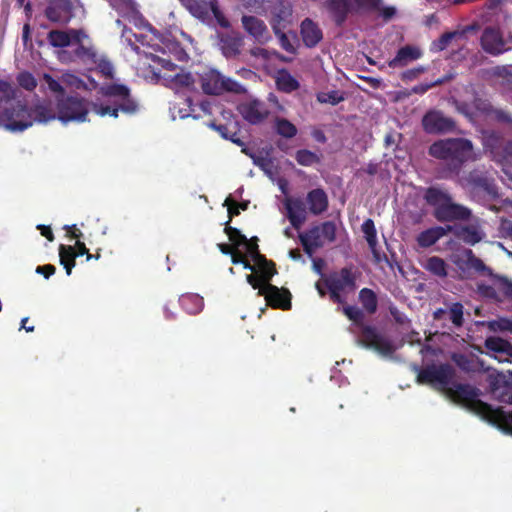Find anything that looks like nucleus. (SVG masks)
I'll use <instances>...</instances> for the list:
<instances>
[{
    "instance_id": "obj_1",
    "label": "nucleus",
    "mask_w": 512,
    "mask_h": 512,
    "mask_svg": "<svg viewBox=\"0 0 512 512\" xmlns=\"http://www.w3.org/2000/svg\"><path fill=\"white\" fill-rule=\"evenodd\" d=\"M56 119L51 101H44L34 107L21 100L10 101L0 113V123L11 132H22L34 122L48 123Z\"/></svg>"
},
{
    "instance_id": "obj_2",
    "label": "nucleus",
    "mask_w": 512,
    "mask_h": 512,
    "mask_svg": "<svg viewBox=\"0 0 512 512\" xmlns=\"http://www.w3.org/2000/svg\"><path fill=\"white\" fill-rule=\"evenodd\" d=\"M429 155L442 162L441 177L458 175L463 165L472 158L473 144L465 138H446L432 143Z\"/></svg>"
},
{
    "instance_id": "obj_3",
    "label": "nucleus",
    "mask_w": 512,
    "mask_h": 512,
    "mask_svg": "<svg viewBox=\"0 0 512 512\" xmlns=\"http://www.w3.org/2000/svg\"><path fill=\"white\" fill-rule=\"evenodd\" d=\"M98 92L109 99L107 103H91V111L101 117L117 118L119 111L128 115L135 114L138 111V103L131 96L130 89L124 84H104Z\"/></svg>"
},
{
    "instance_id": "obj_4",
    "label": "nucleus",
    "mask_w": 512,
    "mask_h": 512,
    "mask_svg": "<svg viewBox=\"0 0 512 512\" xmlns=\"http://www.w3.org/2000/svg\"><path fill=\"white\" fill-rule=\"evenodd\" d=\"M454 396L461 401L471 412L481 419L496 426L502 408H493L490 404L478 399V390L468 384H458L454 389Z\"/></svg>"
},
{
    "instance_id": "obj_5",
    "label": "nucleus",
    "mask_w": 512,
    "mask_h": 512,
    "mask_svg": "<svg viewBox=\"0 0 512 512\" xmlns=\"http://www.w3.org/2000/svg\"><path fill=\"white\" fill-rule=\"evenodd\" d=\"M357 276L353 267H343L338 272L330 273L324 279V285L329 291V297L332 302L337 304H344L345 298L342 292H353L357 285Z\"/></svg>"
},
{
    "instance_id": "obj_6",
    "label": "nucleus",
    "mask_w": 512,
    "mask_h": 512,
    "mask_svg": "<svg viewBox=\"0 0 512 512\" xmlns=\"http://www.w3.org/2000/svg\"><path fill=\"white\" fill-rule=\"evenodd\" d=\"M56 119L63 123L85 122L89 108L84 98L79 96L56 97Z\"/></svg>"
},
{
    "instance_id": "obj_7",
    "label": "nucleus",
    "mask_w": 512,
    "mask_h": 512,
    "mask_svg": "<svg viewBox=\"0 0 512 512\" xmlns=\"http://www.w3.org/2000/svg\"><path fill=\"white\" fill-rule=\"evenodd\" d=\"M359 342L367 349H372L384 357L392 356L395 347L391 340L371 325L362 326Z\"/></svg>"
},
{
    "instance_id": "obj_8",
    "label": "nucleus",
    "mask_w": 512,
    "mask_h": 512,
    "mask_svg": "<svg viewBox=\"0 0 512 512\" xmlns=\"http://www.w3.org/2000/svg\"><path fill=\"white\" fill-rule=\"evenodd\" d=\"M203 92L208 95H220L225 91L239 93L243 90L241 84L230 78H224L218 71L209 70L200 77Z\"/></svg>"
},
{
    "instance_id": "obj_9",
    "label": "nucleus",
    "mask_w": 512,
    "mask_h": 512,
    "mask_svg": "<svg viewBox=\"0 0 512 512\" xmlns=\"http://www.w3.org/2000/svg\"><path fill=\"white\" fill-rule=\"evenodd\" d=\"M421 125L427 134L439 135L453 132L456 122L437 109L428 110L422 117Z\"/></svg>"
},
{
    "instance_id": "obj_10",
    "label": "nucleus",
    "mask_w": 512,
    "mask_h": 512,
    "mask_svg": "<svg viewBox=\"0 0 512 512\" xmlns=\"http://www.w3.org/2000/svg\"><path fill=\"white\" fill-rule=\"evenodd\" d=\"M454 376V370L451 365L445 363L440 365H427L419 370L417 374L418 384H434L446 386Z\"/></svg>"
},
{
    "instance_id": "obj_11",
    "label": "nucleus",
    "mask_w": 512,
    "mask_h": 512,
    "mask_svg": "<svg viewBox=\"0 0 512 512\" xmlns=\"http://www.w3.org/2000/svg\"><path fill=\"white\" fill-rule=\"evenodd\" d=\"M78 0H50L45 16L52 22L67 24L73 17Z\"/></svg>"
},
{
    "instance_id": "obj_12",
    "label": "nucleus",
    "mask_w": 512,
    "mask_h": 512,
    "mask_svg": "<svg viewBox=\"0 0 512 512\" xmlns=\"http://www.w3.org/2000/svg\"><path fill=\"white\" fill-rule=\"evenodd\" d=\"M260 296H263L266 304L273 309H291L292 294L287 288H279L276 285L267 283V285H264V288H260Z\"/></svg>"
},
{
    "instance_id": "obj_13",
    "label": "nucleus",
    "mask_w": 512,
    "mask_h": 512,
    "mask_svg": "<svg viewBox=\"0 0 512 512\" xmlns=\"http://www.w3.org/2000/svg\"><path fill=\"white\" fill-rule=\"evenodd\" d=\"M433 215L440 222H453L469 220L472 212L468 207L453 202L451 197L442 207L434 211Z\"/></svg>"
},
{
    "instance_id": "obj_14",
    "label": "nucleus",
    "mask_w": 512,
    "mask_h": 512,
    "mask_svg": "<svg viewBox=\"0 0 512 512\" xmlns=\"http://www.w3.org/2000/svg\"><path fill=\"white\" fill-rule=\"evenodd\" d=\"M482 49L493 56L503 54L508 50L503 34L497 27H486L480 38Z\"/></svg>"
},
{
    "instance_id": "obj_15",
    "label": "nucleus",
    "mask_w": 512,
    "mask_h": 512,
    "mask_svg": "<svg viewBox=\"0 0 512 512\" xmlns=\"http://www.w3.org/2000/svg\"><path fill=\"white\" fill-rule=\"evenodd\" d=\"M241 23L244 30L259 44H266L271 39L269 30L262 19L256 16L243 15Z\"/></svg>"
},
{
    "instance_id": "obj_16",
    "label": "nucleus",
    "mask_w": 512,
    "mask_h": 512,
    "mask_svg": "<svg viewBox=\"0 0 512 512\" xmlns=\"http://www.w3.org/2000/svg\"><path fill=\"white\" fill-rule=\"evenodd\" d=\"M287 218L295 229H300L307 219L306 207L301 198L287 197L284 200Z\"/></svg>"
},
{
    "instance_id": "obj_17",
    "label": "nucleus",
    "mask_w": 512,
    "mask_h": 512,
    "mask_svg": "<svg viewBox=\"0 0 512 512\" xmlns=\"http://www.w3.org/2000/svg\"><path fill=\"white\" fill-rule=\"evenodd\" d=\"M242 117L252 125L263 122L269 115L265 104L259 100L243 103L239 107Z\"/></svg>"
},
{
    "instance_id": "obj_18",
    "label": "nucleus",
    "mask_w": 512,
    "mask_h": 512,
    "mask_svg": "<svg viewBox=\"0 0 512 512\" xmlns=\"http://www.w3.org/2000/svg\"><path fill=\"white\" fill-rule=\"evenodd\" d=\"M324 5L339 27L345 23L351 12H355L353 0H325Z\"/></svg>"
},
{
    "instance_id": "obj_19",
    "label": "nucleus",
    "mask_w": 512,
    "mask_h": 512,
    "mask_svg": "<svg viewBox=\"0 0 512 512\" xmlns=\"http://www.w3.org/2000/svg\"><path fill=\"white\" fill-rule=\"evenodd\" d=\"M505 145L504 138L499 132L494 130L483 132L484 149L489 151L499 163H502L504 159Z\"/></svg>"
},
{
    "instance_id": "obj_20",
    "label": "nucleus",
    "mask_w": 512,
    "mask_h": 512,
    "mask_svg": "<svg viewBox=\"0 0 512 512\" xmlns=\"http://www.w3.org/2000/svg\"><path fill=\"white\" fill-rule=\"evenodd\" d=\"M222 54L227 58H236L240 55L244 45V37L238 33H226L220 37L219 41Z\"/></svg>"
},
{
    "instance_id": "obj_21",
    "label": "nucleus",
    "mask_w": 512,
    "mask_h": 512,
    "mask_svg": "<svg viewBox=\"0 0 512 512\" xmlns=\"http://www.w3.org/2000/svg\"><path fill=\"white\" fill-rule=\"evenodd\" d=\"M423 53L421 49L413 45H405L401 47L394 58L388 61L390 68H403L409 65L411 62L416 61L422 57Z\"/></svg>"
},
{
    "instance_id": "obj_22",
    "label": "nucleus",
    "mask_w": 512,
    "mask_h": 512,
    "mask_svg": "<svg viewBox=\"0 0 512 512\" xmlns=\"http://www.w3.org/2000/svg\"><path fill=\"white\" fill-rule=\"evenodd\" d=\"M306 201L309 211L313 215H321L327 211L329 200L327 193L322 188L312 189L307 193Z\"/></svg>"
},
{
    "instance_id": "obj_23",
    "label": "nucleus",
    "mask_w": 512,
    "mask_h": 512,
    "mask_svg": "<svg viewBox=\"0 0 512 512\" xmlns=\"http://www.w3.org/2000/svg\"><path fill=\"white\" fill-rule=\"evenodd\" d=\"M193 4L191 5V10L195 13L206 14L208 10H210L214 17L216 18L219 25L223 28H228L230 26L229 21L224 17L223 13L220 11L218 7L217 0H192Z\"/></svg>"
},
{
    "instance_id": "obj_24",
    "label": "nucleus",
    "mask_w": 512,
    "mask_h": 512,
    "mask_svg": "<svg viewBox=\"0 0 512 512\" xmlns=\"http://www.w3.org/2000/svg\"><path fill=\"white\" fill-rule=\"evenodd\" d=\"M301 37L306 47L313 48L323 38V33L318 25L309 18H306L301 23Z\"/></svg>"
},
{
    "instance_id": "obj_25",
    "label": "nucleus",
    "mask_w": 512,
    "mask_h": 512,
    "mask_svg": "<svg viewBox=\"0 0 512 512\" xmlns=\"http://www.w3.org/2000/svg\"><path fill=\"white\" fill-rule=\"evenodd\" d=\"M361 230L364 234L365 240L367 241L369 249L371 250L374 260L378 263L381 262L382 256L377 249V231L374 221L370 218L366 219L361 225Z\"/></svg>"
},
{
    "instance_id": "obj_26",
    "label": "nucleus",
    "mask_w": 512,
    "mask_h": 512,
    "mask_svg": "<svg viewBox=\"0 0 512 512\" xmlns=\"http://www.w3.org/2000/svg\"><path fill=\"white\" fill-rule=\"evenodd\" d=\"M450 230V227L444 228L441 226L431 227L420 232L417 236V244L421 248H428L434 245Z\"/></svg>"
},
{
    "instance_id": "obj_27",
    "label": "nucleus",
    "mask_w": 512,
    "mask_h": 512,
    "mask_svg": "<svg viewBox=\"0 0 512 512\" xmlns=\"http://www.w3.org/2000/svg\"><path fill=\"white\" fill-rule=\"evenodd\" d=\"M299 240L303 246L304 252L308 256H312L316 249L323 247L324 243L319 240L318 229L310 228L305 233L299 234Z\"/></svg>"
},
{
    "instance_id": "obj_28",
    "label": "nucleus",
    "mask_w": 512,
    "mask_h": 512,
    "mask_svg": "<svg viewBox=\"0 0 512 512\" xmlns=\"http://www.w3.org/2000/svg\"><path fill=\"white\" fill-rule=\"evenodd\" d=\"M163 80L166 85L172 89L189 88L194 84V78L191 73L184 72L182 69L175 74H164Z\"/></svg>"
},
{
    "instance_id": "obj_29",
    "label": "nucleus",
    "mask_w": 512,
    "mask_h": 512,
    "mask_svg": "<svg viewBox=\"0 0 512 512\" xmlns=\"http://www.w3.org/2000/svg\"><path fill=\"white\" fill-rule=\"evenodd\" d=\"M359 302L362 306V310L369 315H373L378 309V297L377 294L370 288H362L358 294Z\"/></svg>"
},
{
    "instance_id": "obj_30",
    "label": "nucleus",
    "mask_w": 512,
    "mask_h": 512,
    "mask_svg": "<svg viewBox=\"0 0 512 512\" xmlns=\"http://www.w3.org/2000/svg\"><path fill=\"white\" fill-rule=\"evenodd\" d=\"M450 198L449 193L437 187L427 188L424 194L425 201L434 208V211L442 207Z\"/></svg>"
},
{
    "instance_id": "obj_31",
    "label": "nucleus",
    "mask_w": 512,
    "mask_h": 512,
    "mask_svg": "<svg viewBox=\"0 0 512 512\" xmlns=\"http://www.w3.org/2000/svg\"><path fill=\"white\" fill-rule=\"evenodd\" d=\"M456 235L464 243L469 245H475L479 243L484 236L481 229L476 225L463 226L458 230Z\"/></svg>"
},
{
    "instance_id": "obj_32",
    "label": "nucleus",
    "mask_w": 512,
    "mask_h": 512,
    "mask_svg": "<svg viewBox=\"0 0 512 512\" xmlns=\"http://www.w3.org/2000/svg\"><path fill=\"white\" fill-rule=\"evenodd\" d=\"M78 32L71 30L70 32L62 30H52L47 35L49 44L53 47L63 48L67 47L71 43V36L76 37Z\"/></svg>"
},
{
    "instance_id": "obj_33",
    "label": "nucleus",
    "mask_w": 512,
    "mask_h": 512,
    "mask_svg": "<svg viewBox=\"0 0 512 512\" xmlns=\"http://www.w3.org/2000/svg\"><path fill=\"white\" fill-rule=\"evenodd\" d=\"M181 307L189 314L195 315L202 311L204 301L198 294H185L179 299Z\"/></svg>"
},
{
    "instance_id": "obj_34",
    "label": "nucleus",
    "mask_w": 512,
    "mask_h": 512,
    "mask_svg": "<svg viewBox=\"0 0 512 512\" xmlns=\"http://www.w3.org/2000/svg\"><path fill=\"white\" fill-rule=\"evenodd\" d=\"M263 260H255L253 262L256 264V273L262 278L264 285H267L273 276L277 274V269L276 264L272 260H268L265 255Z\"/></svg>"
},
{
    "instance_id": "obj_35",
    "label": "nucleus",
    "mask_w": 512,
    "mask_h": 512,
    "mask_svg": "<svg viewBox=\"0 0 512 512\" xmlns=\"http://www.w3.org/2000/svg\"><path fill=\"white\" fill-rule=\"evenodd\" d=\"M485 347L495 353L512 356V344L503 338L491 336L485 340Z\"/></svg>"
},
{
    "instance_id": "obj_36",
    "label": "nucleus",
    "mask_w": 512,
    "mask_h": 512,
    "mask_svg": "<svg viewBox=\"0 0 512 512\" xmlns=\"http://www.w3.org/2000/svg\"><path fill=\"white\" fill-rule=\"evenodd\" d=\"M60 264L66 270L68 276L71 275L72 269L76 265V255H74V247L60 244L59 246Z\"/></svg>"
},
{
    "instance_id": "obj_37",
    "label": "nucleus",
    "mask_w": 512,
    "mask_h": 512,
    "mask_svg": "<svg viewBox=\"0 0 512 512\" xmlns=\"http://www.w3.org/2000/svg\"><path fill=\"white\" fill-rule=\"evenodd\" d=\"M423 267L435 276L442 278L447 276V264L438 256L429 257Z\"/></svg>"
},
{
    "instance_id": "obj_38",
    "label": "nucleus",
    "mask_w": 512,
    "mask_h": 512,
    "mask_svg": "<svg viewBox=\"0 0 512 512\" xmlns=\"http://www.w3.org/2000/svg\"><path fill=\"white\" fill-rule=\"evenodd\" d=\"M312 228L318 229L319 240L334 242L336 240V225L333 221H325L320 225H315Z\"/></svg>"
},
{
    "instance_id": "obj_39",
    "label": "nucleus",
    "mask_w": 512,
    "mask_h": 512,
    "mask_svg": "<svg viewBox=\"0 0 512 512\" xmlns=\"http://www.w3.org/2000/svg\"><path fill=\"white\" fill-rule=\"evenodd\" d=\"M342 312L343 314L351 321H353V323L357 326H359L361 329H362V326H366L363 322H364V318H365V315H364V311L357 307V306H353V305H345L342 307Z\"/></svg>"
},
{
    "instance_id": "obj_40",
    "label": "nucleus",
    "mask_w": 512,
    "mask_h": 512,
    "mask_svg": "<svg viewBox=\"0 0 512 512\" xmlns=\"http://www.w3.org/2000/svg\"><path fill=\"white\" fill-rule=\"evenodd\" d=\"M276 131L285 138H293L297 134L296 126L285 118H277L275 121Z\"/></svg>"
},
{
    "instance_id": "obj_41",
    "label": "nucleus",
    "mask_w": 512,
    "mask_h": 512,
    "mask_svg": "<svg viewBox=\"0 0 512 512\" xmlns=\"http://www.w3.org/2000/svg\"><path fill=\"white\" fill-rule=\"evenodd\" d=\"M468 182L476 188H481L486 191H490V180L489 178L482 172L478 170H473L469 173L467 177Z\"/></svg>"
},
{
    "instance_id": "obj_42",
    "label": "nucleus",
    "mask_w": 512,
    "mask_h": 512,
    "mask_svg": "<svg viewBox=\"0 0 512 512\" xmlns=\"http://www.w3.org/2000/svg\"><path fill=\"white\" fill-rule=\"evenodd\" d=\"M166 49L169 51V53L174 57L175 60L184 62L189 59V56L185 49L181 46V44L178 41L175 40H167L164 43Z\"/></svg>"
},
{
    "instance_id": "obj_43",
    "label": "nucleus",
    "mask_w": 512,
    "mask_h": 512,
    "mask_svg": "<svg viewBox=\"0 0 512 512\" xmlns=\"http://www.w3.org/2000/svg\"><path fill=\"white\" fill-rule=\"evenodd\" d=\"M295 160L299 165L302 166H312L315 163H319V156L308 150V149H300L295 154Z\"/></svg>"
},
{
    "instance_id": "obj_44",
    "label": "nucleus",
    "mask_w": 512,
    "mask_h": 512,
    "mask_svg": "<svg viewBox=\"0 0 512 512\" xmlns=\"http://www.w3.org/2000/svg\"><path fill=\"white\" fill-rule=\"evenodd\" d=\"M457 31L453 32H445L443 33L437 40L433 41L431 44V51L440 52L445 50L451 41L458 35Z\"/></svg>"
},
{
    "instance_id": "obj_45",
    "label": "nucleus",
    "mask_w": 512,
    "mask_h": 512,
    "mask_svg": "<svg viewBox=\"0 0 512 512\" xmlns=\"http://www.w3.org/2000/svg\"><path fill=\"white\" fill-rule=\"evenodd\" d=\"M486 111L495 121L512 126V114L509 111L492 106Z\"/></svg>"
},
{
    "instance_id": "obj_46",
    "label": "nucleus",
    "mask_w": 512,
    "mask_h": 512,
    "mask_svg": "<svg viewBox=\"0 0 512 512\" xmlns=\"http://www.w3.org/2000/svg\"><path fill=\"white\" fill-rule=\"evenodd\" d=\"M464 307L460 302L453 303L449 308V317L455 327L459 328L464 324Z\"/></svg>"
},
{
    "instance_id": "obj_47",
    "label": "nucleus",
    "mask_w": 512,
    "mask_h": 512,
    "mask_svg": "<svg viewBox=\"0 0 512 512\" xmlns=\"http://www.w3.org/2000/svg\"><path fill=\"white\" fill-rule=\"evenodd\" d=\"M224 232L228 236L232 244L237 248L243 243L247 242V237L241 233V231L235 227L226 225Z\"/></svg>"
},
{
    "instance_id": "obj_48",
    "label": "nucleus",
    "mask_w": 512,
    "mask_h": 512,
    "mask_svg": "<svg viewBox=\"0 0 512 512\" xmlns=\"http://www.w3.org/2000/svg\"><path fill=\"white\" fill-rule=\"evenodd\" d=\"M495 427H497L506 434L512 435V411L507 412L502 408L501 415L499 416V421L497 422Z\"/></svg>"
},
{
    "instance_id": "obj_49",
    "label": "nucleus",
    "mask_w": 512,
    "mask_h": 512,
    "mask_svg": "<svg viewBox=\"0 0 512 512\" xmlns=\"http://www.w3.org/2000/svg\"><path fill=\"white\" fill-rule=\"evenodd\" d=\"M20 87L27 91H33L37 87V80L30 72H22L17 76Z\"/></svg>"
},
{
    "instance_id": "obj_50",
    "label": "nucleus",
    "mask_w": 512,
    "mask_h": 512,
    "mask_svg": "<svg viewBox=\"0 0 512 512\" xmlns=\"http://www.w3.org/2000/svg\"><path fill=\"white\" fill-rule=\"evenodd\" d=\"M243 245L246 246V251H247V254L251 257V259L253 261L255 260H263V254L260 253L259 251V246H258V238L255 236V237H252L251 239H247V242L246 243H243Z\"/></svg>"
},
{
    "instance_id": "obj_51",
    "label": "nucleus",
    "mask_w": 512,
    "mask_h": 512,
    "mask_svg": "<svg viewBox=\"0 0 512 512\" xmlns=\"http://www.w3.org/2000/svg\"><path fill=\"white\" fill-rule=\"evenodd\" d=\"M278 86L284 92H292L299 88V82L287 73L278 79Z\"/></svg>"
},
{
    "instance_id": "obj_52",
    "label": "nucleus",
    "mask_w": 512,
    "mask_h": 512,
    "mask_svg": "<svg viewBox=\"0 0 512 512\" xmlns=\"http://www.w3.org/2000/svg\"><path fill=\"white\" fill-rule=\"evenodd\" d=\"M43 80L44 82L46 83L48 89L53 92V93H56L57 94V97H64V88L63 86L59 83V81H57L56 79H54L50 74L48 73H44L43 74Z\"/></svg>"
},
{
    "instance_id": "obj_53",
    "label": "nucleus",
    "mask_w": 512,
    "mask_h": 512,
    "mask_svg": "<svg viewBox=\"0 0 512 512\" xmlns=\"http://www.w3.org/2000/svg\"><path fill=\"white\" fill-rule=\"evenodd\" d=\"M355 12L360 9L376 11L381 9L382 0H353Z\"/></svg>"
},
{
    "instance_id": "obj_54",
    "label": "nucleus",
    "mask_w": 512,
    "mask_h": 512,
    "mask_svg": "<svg viewBox=\"0 0 512 512\" xmlns=\"http://www.w3.org/2000/svg\"><path fill=\"white\" fill-rule=\"evenodd\" d=\"M495 396L499 399V401L504 403H512V385L505 384L501 387H496L494 389Z\"/></svg>"
},
{
    "instance_id": "obj_55",
    "label": "nucleus",
    "mask_w": 512,
    "mask_h": 512,
    "mask_svg": "<svg viewBox=\"0 0 512 512\" xmlns=\"http://www.w3.org/2000/svg\"><path fill=\"white\" fill-rule=\"evenodd\" d=\"M452 360L463 371L470 372L473 370V360L465 354H453Z\"/></svg>"
},
{
    "instance_id": "obj_56",
    "label": "nucleus",
    "mask_w": 512,
    "mask_h": 512,
    "mask_svg": "<svg viewBox=\"0 0 512 512\" xmlns=\"http://www.w3.org/2000/svg\"><path fill=\"white\" fill-rule=\"evenodd\" d=\"M275 35L278 37L280 46L289 53H295V48L292 45L288 36L282 32L279 28L273 27Z\"/></svg>"
},
{
    "instance_id": "obj_57",
    "label": "nucleus",
    "mask_w": 512,
    "mask_h": 512,
    "mask_svg": "<svg viewBox=\"0 0 512 512\" xmlns=\"http://www.w3.org/2000/svg\"><path fill=\"white\" fill-rule=\"evenodd\" d=\"M426 71V68L423 66L414 67L412 69H408L401 74V79L404 82H410L417 79L422 73Z\"/></svg>"
},
{
    "instance_id": "obj_58",
    "label": "nucleus",
    "mask_w": 512,
    "mask_h": 512,
    "mask_svg": "<svg viewBox=\"0 0 512 512\" xmlns=\"http://www.w3.org/2000/svg\"><path fill=\"white\" fill-rule=\"evenodd\" d=\"M444 81H445V79H438L432 83H421V84H418V85H415L414 87H412L411 92L414 94L422 95V94H425L429 89H431L437 85L443 84Z\"/></svg>"
},
{
    "instance_id": "obj_59",
    "label": "nucleus",
    "mask_w": 512,
    "mask_h": 512,
    "mask_svg": "<svg viewBox=\"0 0 512 512\" xmlns=\"http://www.w3.org/2000/svg\"><path fill=\"white\" fill-rule=\"evenodd\" d=\"M98 70L99 72L107 79H113L114 78V67L111 64V62L107 60H102L98 64Z\"/></svg>"
},
{
    "instance_id": "obj_60",
    "label": "nucleus",
    "mask_w": 512,
    "mask_h": 512,
    "mask_svg": "<svg viewBox=\"0 0 512 512\" xmlns=\"http://www.w3.org/2000/svg\"><path fill=\"white\" fill-rule=\"evenodd\" d=\"M247 282L252 286L253 289L258 290L260 296V288H264V281L257 273H251L246 276Z\"/></svg>"
},
{
    "instance_id": "obj_61",
    "label": "nucleus",
    "mask_w": 512,
    "mask_h": 512,
    "mask_svg": "<svg viewBox=\"0 0 512 512\" xmlns=\"http://www.w3.org/2000/svg\"><path fill=\"white\" fill-rule=\"evenodd\" d=\"M153 60H154V62L158 63L159 65H161L162 68H164L165 70H167L169 72H175L178 68L177 65L174 64L172 62V60L168 59V58L156 56Z\"/></svg>"
},
{
    "instance_id": "obj_62",
    "label": "nucleus",
    "mask_w": 512,
    "mask_h": 512,
    "mask_svg": "<svg viewBox=\"0 0 512 512\" xmlns=\"http://www.w3.org/2000/svg\"><path fill=\"white\" fill-rule=\"evenodd\" d=\"M36 273L43 275L45 279H49L56 272V267L52 264H46L42 266H37Z\"/></svg>"
},
{
    "instance_id": "obj_63",
    "label": "nucleus",
    "mask_w": 512,
    "mask_h": 512,
    "mask_svg": "<svg viewBox=\"0 0 512 512\" xmlns=\"http://www.w3.org/2000/svg\"><path fill=\"white\" fill-rule=\"evenodd\" d=\"M500 289L506 298L512 300V281L508 280L506 277H501Z\"/></svg>"
},
{
    "instance_id": "obj_64",
    "label": "nucleus",
    "mask_w": 512,
    "mask_h": 512,
    "mask_svg": "<svg viewBox=\"0 0 512 512\" xmlns=\"http://www.w3.org/2000/svg\"><path fill=\"white\" fill-rule=\"evenodd\" d=\"M501 164L503 166H512V140L508 141L505 145L504 159Z\"/></svg>"
}]
</instances>
